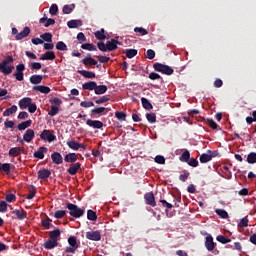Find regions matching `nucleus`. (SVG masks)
Masks as SVG:
<instances>
[{
    "instance_id": "1",
    "label": "nucleus",
    "mask_w": 256,
    "mask_h": 256,
    "mask_svg": "<svg viewBox=\"0 0 256 256\" xmlns=\"http://www.w3.org/2000/svg\"><path fill=\"white\" fill-rule=\"evenodd\" d=\"M20 109H28L29 113H35L37 111V104L33 103V99L30 97H25L18 102Z\"/></svg>"
},
{
    "instance_id": "2",
    "label": "nucleus",
    "mask_w": 256,
    "mask_h": 256,
    "mask_svg": "<svg viewBox=\"0 0 256 256\" xmlns=\"http://www.w3.org/2000/svg\"><path fill=\"white\" fill-rule=\"evenodd\" d=\"M10 63H13V56H7L0 63V71L3 75H11V73H13V69H15V67L13 65H9Z\"/></svg>"
},
{
    "instance_id": "3",
    "label": "nucleus",
    "mask_w": 256,
    "mask_h": 256,
    "mask_svg": "<svg viewBox=\"0 0 256 256\" xmlns=\"http://www.w3.org/2000/svg\"><path fill=\"white\" fill-rule=\"evenodd\" d=\"M66 207L69 210L71 217H75V219H79V217L85 215V209L79 208L75 204L68 203Z\"/></svg>"
},
{
    "instance_id": "4",
    "label": "nucleus",
    "mask_w": 256,
    "mask_h": 256,
    "mask_svg": "<svg viewBox=\"0 0 256 256\" xmlns=\"http://www.w3.org/2000/svg\"><path fill=\"white\" fill-rule=\"evenodd\" d=\"M50 103H51V110L48 112V115L50 117H55V115L59 113V109L63 102L59 98H52L50 100Z\"/></svg>"
},
{
    "instance_id": "5",
    "label": "nucleus",
    "mask_w": 256,
    "mask_h": 256,
    "mask_svg": "<svg viewBox=\"0 0 256 256\" xmlns=\"http://www.w3.org/2000/svg\"><path fill=\"white\" fill-rule=\"evenodd\" d=\"M68 243L70 246L65 248V253H75V251L79 249V244L77 243V238L75 236L69 237Z\"/></svg>"
},
{
    "instance_id": "6",
    "label": "nucleus",
    "mask_w": 256,
    "mask_h": 256,
    "mask_svg": "<svg viewBox=\"0 0 256 256\" xmlns=\"http://www.w3.org/2000/svg\"><path fill=\"white\" fill-rule=\"evenodd\" d=\"M155 71H158L159 73H163L164 75H173V68L163 65L161 63L154 64Z\"/></svg>"
},
{
    "instance_id": "7",
    "label": "nucleus",
    "mask_w": 256,
    "mask_h": 256,
    "mask_svg": "<svg viewBox=\"0 0 256 256\" xmlns=\"http://www.w3.org/2000/svg\"><path fill=\"white\" fill-rule=\"evenodd\" d=\"M40 139H42V141H46L47 143H53V141L57 139V136H55L51 130H43L40 134Z\"/></svg>"
},
{
    "instance_id": "8",
    "label": "nucleus",
    "mask_w": 256,
    "mask_h": 256,
    "mask_svg": "<svg viewBox=\"0 0 256 256\" xmlns=\"http://www.w3.org/2000/svg\"><path fill=\"white\" fill-rule=\"evenodd\" d=\"M66 145H68L69 149H72V151H79V149H87L85 144L77 142L75 139L68 140L66 142Z\"/></svg>"
},
{
    "instance_id": "9",
    "label": "nucleus",
    "mask_w": 256,
    "mask_h": 256,
    "mask_svg": "<svg viewBox=\"0 0 256 256\" xmlns=\"http://www.w3.org/2000/svg\"><path fill=\"white\" fill-rule=\"evenodd\" d=\"M86 239H89V241H101V232L100 231L86 232Z\"/></svg>"
},
{
    "instance_id": "10",
    "label": "nucleus",
    "mask_w": 256,
    "mask_h": 256,
    "mask_svg": "<svg viewBox=\"0 0 256 256\" xmlns=\"http://www.w3.org/2000/svg\"><path fill=\"white\" fill-rule=\"evenodd\" d=\"M23 71H25V64H19L16 66L14 77L17 81H23Z\"/></svg>"
},
{
    "instance_id": "11",
    "label": "nucleus",
    "mask_w": 256,
    "mask_h": 256,
    "mask_svg": "<svg viewBox=\"0 0 256 256\" xmlns=\"http://www.w3.org/2000/svg\"><path fill=\"white\" fill-rule=\"evenodd\" d=\"M35 139V131L33 129H28L25 131L23 135V141L26 143H31Z\"/></svg>"
},
{
    "instance_id": "12",
    "label": "nucleus",
    "mask_w": 256,
    "mask_h": 256,
    "mask_svg": "<svg viewBox=\"0 0 256 256\" xmlns=\"http://www.w3.org/2000/svg\"><path fill=\"white\" fill-rule=\"evenodd\" d=\"M86 125H88V127H92V129H103V122L99 120L88 119L86 121Z\"/></svg>"
},
{
    "instance_id": "13",
    "label": "nucleus",
    "mask_w": 256,
    "mask_h": 256,
    "mask_svg": "<svg viewBox=\"0 0 256 256\" xmlns=\"http://www.w3.org/2000/svg\"><path fill=\"white\" fill-rule=\"evenodd\" d=\"M205 247L207 251H213L215 249V242L213 241V236L209 235L205 238Z\"/></svg>"
},
{
    "instance_id": "14",
    "label": "nucleus",
    "mask_w": 256,
    "mask_h": 256,
    "mask_svg": "<svg viewBox=\"0 0 256 256\" xmlns=\"http://www.w3.org/2000/svg\"><path fill=\"white\" fill-rule=\"evenodd\" d=\"M108 111H111V109L105 107H96L91 110V113L92 115H107Z\"/></svg>"
},
{
    "instance_id": "15",
    "label": "nucleus",
    "mask_w": 256,
    "mask_h": 256,
    "mask_svg": "<svg viewBox=\"0 0 256 256\" xmlns=\"http://www.w3.org/2000/svg\"><path fill=\"white\" fill-rule=\"evenodd\" d=\"M23 151H24L23 147H14L9 150L8 155L9 157H19V155H21Z\"/></svg>"
},
{
    "instance_id": "16",
    "label": "nucleus",
    "mask_w": 256,
    "mask_h": 256,
    "mask_svg": "<svg viewBox=\"0 0 256 256\" xmlns=\"http://www.w3.org/2000/svg\"><path fill=\"white\" fill-rule=\"evenodd\" d=\"M51 159L55 165H61V163H63V156L59 152L52 153Z\"/></svg>"
},
{
    "instance_id": "17",
    "label": "nucleus",
    "mask_w": 256,
    "mask_h": 256,
    "mask_svg": "<svg viewBox=\"0 0 256 256\" xmlns=\"http://www.w3.org/2000/svg\"><path fill=\"white\" fill-rule=\"evenodd\" d=\"M145 201L147 205H151V207H155L157 203L155 202V195H153V192H149L145 195Z\"/></svg>"
},
{
    "instance_id": "18",
    "label": "nucleus",
    "mask_w": 256,
    "mask_h": 256,
    "mask_svg": "<svg viewBox=\"0 0 256 256\" xmlns=\"http://www.w3.org/2000/svg\"><path fill=\"white\" fill-rule=\"evenodd\" d=\"M40 61H55V52L48 51L40 57Z\"/></svg>"
},
{
    "instance_id": "19",
    "label": "nucleus",
    "mask_w": 256,
    "mask_h": 256,
    "mask_svg": "<svg viewBox=\"0 0 256 256\" xmlns=\"http://www.w3.org/2000/svg\"><path fill=\"white\" fill-rule=\"evenodd\" d=\"M79 169H81V163L77 162L74 164H71V166L68 169L69 175H77L79 172Z\"/></svg>"
},
{
    "instance_id": "20",
    "label": "nucleus",
    "mask_w": 256,
    "mask_h": 256,
    "mask_svg": "<svg viewBox=\"0 0 256 256\" xmlns=\"http://www.w3.org/2000/svg\"><path fill=\"white\" fill-rule=\"evenodd\" d=\"M33 91H38L39 93H43L44 95H49L51 93V88L43 85L34 86Z\"/></svg>"
},
{
    "instance_id": "21",
    "label": "nucleus",
    "mask_w": 256,
    "mask_h": 256,
    "mask_svg": "<svg viewBox=\"0 0 256 256\" xmlns=\"http://www.w3.org/2000/svg\"><path fill=\"white\" fill-rule=\"evenodd\" d=\"M45 153H47L46 147H40L37 151L34 152L35 159H45Z\"/></svg>"
},
{
    "instance_id": "22",
    "label": "nucleus",
    "mask_w": 256,
    "mask_h": 256,
    "mask_svg": "<svg viewBox=\"0 0 256 256\" xmlns=\"http://www.w3.org/2000/svg\"><path fill=\"white\" fill-rule=\"evenodd\" d=\"M118 45H121V43H119V41H117L115 39H111L110 41H108L106 43V47H107L108 51H115V49H117Z\"/></svg>"
},
{
    "instance_id": "23",
    "label": "nucleus",
    "mask_w": 256,
    "mask_h": 256,
    "mask_svg": "<svg viewBox=\"0 0 256 256\" xmlns=\"http://www.w3.org/2000/svg\"><path fill=\"white\" fill-rule=\"evenodd\" d=\"M30 33H31V29H29V27H25L23 31H21L16 35V39L18 41H21V39H25V37H28Z\"/></svg>"
},
{
    "instance_id": "24",
    "label": "nucleus",
    "mask_w": 256,
    "mask_h": 256,
    "mask_svg": "<svg viewBox=\"0 0 256 256\" xmlns=\"http://www.w3.org/2000/svg\"><path fill=\"white\" fill-rule=\"evenodd\" d=\"M97 87V82H86L82 85V89L86 90V91H95Z\"/></svg>"
},
{
    "instance_id": "25",
    "label": "nucleus",
    "mask_w": 256,
    "mask_h": 256,
    "mask_svg": "<svg viewBox=\"0 0 256 256\" xmlns=\"http://www.w3.org/2000/svg\"><path fill=\"white\" fill-rule=\"evenodd\" d=\"M79 75L85 77V79H95L96 75L94 72L87 71V70H78Z\"/></svg>"
},
{
    "instance_id": "26",
    "label": "nucleus",
    "mask_w": 256,
    "mask_h": 256,
    "mask_svg": "<svg viewBox=\"0 0 256 256\" xmlns=\"http://www.w3.org/2000/svg\"><path fill=\"white\" fill-rule=\"evenodd\" d=\"M82 63L86 67H91L93 65H97V60L93 59L91 56H87L82 60Z\"/></svg>"
},
{
    "instance_id": "27",
    "label": "nucleus",
    "mask_w": 256,
    "mask_h": 256,
    "mask_svg": "<svg viewBox=\"0 0 256 256\" xmlns=\"http://www.w3.org/2000/svg\"><path fill=\"white\" fill-rule=\"evenodd\" d=\"M81 25H83V22L81 20H70L67 23L69 29H77V27H81Z\"/></svg>"
},
{
    "instance_id": "28",
    "label": "nucleus",
    "mask_w": 256,
    "mask_h": 256,
    "mask_svg": "<svg viewBox=\"0 0 256 256\" xmlns=\"http://www.w3.org/2000/svg\"><path fill=\"white\" fill-rule=\"evenodd\" d=\"M79 157L75 153H69L64 157L66 163H75Z\"/></svg>"
},
{
    "instance_id": "29",
    "label": "nucleus",
    "mask_w": 256,
    "mask_h": 256,
    "mask_svg": "<svg viewBox=\"0 0 256 256\" xmlns=\"http://www.w3.org/2000/svg\"><path fill=\"white\" fill-rule=\"evenodd\" d=\"M13 215L16 217V219L23 220L25 217H27V212L24 210H14Z\"/></svg>"
},
{
    "instance_id": "30",
    "label": "nucleus",
    "mask_w": 256,
    "mask_h": 256,
    "mask_svg": "<svg viewBox=\"0 0 256 256\" xmlns=\"http://www.w3.org/2000/svg\"><path fill=\"white\" fill-rule=\"evenodd\" d=\"M96 95H105V93H107V86L105 85H97L96 84V88L94 90Z\"/></svg>"
},
{
    "instance_id": "31",
    "label": "nucleus",
    "mask_w": 256,
    "mask_h": 256,
    "mask_svg": "<svg viewBox=\"0 0 256 256\" xmlns=\"http://www.w3.org/2000/svg\"><path fill=\"white\" fill-rule=\"evenodd\" d=\"M57 245H58L57 241L51 238L44 243L45 249H55Z\"/></svg>"
},
{
    "instance_id": "32",
    "label": "nucleus",
    "mask_w": 256,
    "mask_h": 256,
    "mask_svg": "<svg viewBox=\"0 0 256 256\" xmlns=\"http://www.w3.org/2000/svg\"><path fill=\"white\" fill-rule=\"evenodd\" d=\"M51 176V172L47 169H42L38 171V179H47Z\"/></svg>"
},
{
    "instance_id": "33",
    "label": "nucleus",
    "mask_w": 256,
    "mask_h": 256,
    "mask_svg": "<svg viewBox=\"0 0 256 256\" xmlns=\"http://www.w3.org/2000/svg\"><path fill=\"white\" fill-rule=\"evenodd\" d=\"M32 123H33L32 120H27V121L21 122L20 124H18V130L25 131V129H28V127H31Z\"/></svg>"
},
{
    "instance_id": "34",
    "label": "nucleus",
    "mask_w": 256,
    "mask_h": 256,
    "mask_svg": "<svg viewBox=\"0 0 256 256\" xmlns=\"http://www.w3.org/2000/svg\"><path fill=\"white\" fill-rule=\"evenodd\" d=\"M43 81V76L41 75H32L30 77V83H32V85H39V83H41Z\"/></svg>"
},
{
    "instance_id": "35",
    "label": "nucleus",
    "mask_w": 256,
    "mask_h": 256,
    "mask_svg": "<svg viewBox=\"0 0 256 256\" xmlns=\"http://www.w3.org/2000/svg\"><path fill=\"white\" fill-rule=\"evenodd\" d=\"M17 111V106L16 105H13L11 106L10 108L6 109L4 112H3V116L4 117H10V115H15V112Z\"/></svg>"
},
{
    "instance_id": "36",
    "label": "nucleus",
    "mask_w": 256,
    "mask_h": 256,
    "mask_svg": "<svg viewBox=\"0 0 256 256\" xmlns=\"http://www.w3.org/2000/svg\"><path fill=\"white\" fill-rule=\"evenodd\" d=\"M141 103L144 109H146L147 111H151V109H153V105L151 104V102H149V100H147V98H141Z\"/></svg>"
},
{
    "instance_id": "37",
    "label": "nucleus",
    "mask_w": 256,
    "mask_h": 256,
    "mask_svg": "<svg viewBox=\"0 0 256 256\" xmlns=\"http://www.w3.org/2000/svg\"><path fill=\"white\" fill-rule=\"evenodd\" d=\"M0 171H3L7 175H9V173H11V164H9V163H4V164L0 163Z\"/></svg>"
},
{
    "instance_id": "38",
    "label": "nucleus",
    "mask_w": 256,
    "mask_h": 256,
    "mask_svg": "<svg viewBox=\"0 0 256 256\" xmlns=\"http://www.w3.org/2000/svg\"><path fill=\"white\" fill-rule=\"evenodd\" d=\"M59 237H61V231L59 229H55L50 232V239L57 242V239H59Z\"/></svg>"
},
{
    "instance_id": "39",
    "label": "nucleus",
    "mask_w": 256,
    "mask_h": 256,
    "mask_svg": "<svg viewBox=\"0 0 256 256\" xmlns=\"http://www.w3.org/2000/svg\"><path fill=\"white\" fill-rule=\"evenodd\" d=\"M73 9H75V4H70V5H65L62 11L65 15H69L70 13H73Z\"/></svg>"
},
{
    "instance_id": "40",
    "label": "nucleus",
    "mask_w": 256,
    "mask_h": 256,
    "mask_svg": "<svg viewBox=\"0 0 256 256\" xmlns=\"http://www.w3.org/2000/svg\"><path fill=\"white\" fill-rule=\"evenodd\" d=\"M95 37L96 39H98L99 41H105V39L107 38L105 36V30L104 29H101L97 32H95Z\"/></svg>"
},
{
    "instance_id": "41",
    "label": "nucleus",
    "mask_w": 256,
    "mask_h": 256,
    "mask_svg": "<svg viewBox=\"0 0 256 256\" xmlns=\"http://www.w3.org/2000/svg\"><path fill=\"white\" fill-rule=\"evenodd\" d=\"M81 49H84L86 51H97V46L89 43H85L81 45Z\"/></svg>"
},
{
    "instance_id": "42",
    "label": "nucleus",
    "mask_w": 256,
    "mask_h": 256,
    "mask_svg": "<svg viewBox=\"0 0 256 256\" xmlns=\"http://www.w3.org/2000/svg\"><path fill=\"white\" fill-rule=\"evenodd\" d=\"M191 157V153L188 152V150H184V152L180 156V161L187 163Z\"/></svg>"
},
{
    "instance_id": "43",
    "label": "nucleus",
    "mask_w": 256,
    "mask_h": 256,
    "mask_svg": "<svg viewBox=\"0 0 256 256\" xmlns=\"http://www.w3.org/2000/svg\"><path fill=\"white\" fill-rule=\"evenodd\" d=\"M215 213L218 214L222 219H229V214L223 209H216Z\"/></svg>"
},
{
    "instance_id": "44",
    "label": "nucleus",
    "mask_w": 256,
    "mask_h": 256,
    "mask_svg": "<svg viewBox=\"0 0 256 256\" xmlns=\"http://www.w3.org/2000/svg\"><path fill=\"white\" fill-rule=\"evenodd\" d=\"M87 219H89V221H97V213L93 210H88Z\"/></svg>"
},
{
    "instance_id": "45",
    "label": "nucleus",
    "mask_w": 256,
    "mask_h": 256,
    "mask_svg": "<svg viewBox=\"0 0 256 256\" xmlns=\"http://www.w3.org/2000/svg\"><path fill=\"white\" fill-rule=\"evenodd\" d=\"M40 37L43 39V41H47L48 43L53 42V35H51V33H44Z\"/></svg>"
},
{
    "instance_id": "46",
    "label": "nucleus",
    "mask_w": 256,
    "mask_h": 256,
    "mask_svg": "<svg viewBox=\"0 0 256 256\" xmlns=\"http://www.w3.org/2000/svg\"><path fill=\"white\" fill-rule=\"evenodd\" d=\"M216 239H217V241H219V243H223V245H225L227 243H231V239H229L223 235H218Z\"/></svg>"
},
{
    "instance_id": "47",
    "label": "nucleus",
    "mask_w": 256,
    "mask_h": 256,
    "mask_svg": "<svg viewBox=\"0 0 256 256\" xmlns=\"http://www.w3.org/2000/svg\"><path fill=\"white\" fill-rule=\"evenodd\" d=\"M249 225V219H247V217H244L240 220L238 227H240V229H245V227H247Z\"/></svg>"
},
{
    "instance_id": "48",
    "label": "nucleus",
    "mask_w": 256,
    "mask_h": 256,
    "mask_svg": "<svg viewBox=\"0 0 256 256\" xmlns=\"http://www.w3.org/2000/svg\"><path fill=\"white\" fill-rule=\"evenodd\" d=\"M67 215V212L65 210H58L54 213L55 219H63Z\"/></svg>"
},
{
    "instance_id": "49",
    "label": "nucleus",
    "mask_w": 256,
    "mask_h": 256,
    "mask_svg": "<svg viewBox=\"0 0 256 256\" xmlns=\"http://www.w3.org/2000/svg\"><path fill=\"white\" fill-rule=\"evenodd\" d=\"M211 159H212V156L209 155V154H202L200 156V162L201 163H209V161H211Z\"/></svg>"
},
{
    "instance_id": "50",
    "label": "nucleus",
    "mask_w": 256,
    "mask_h": 256,
    "mask_svg": "<svg viewBox=\"0 0 256 256\" xmlns=\"http://www.w3.org/2000/svg\"><path fill=\"white\" fill-rule=\"evenodd\" d=\"M56 49L58 51H67V44L64 43L63 41H60L56 44Z\"/></svg>"
},
{
    "instance_id": "51",
    "label": "nucleus",
    "mask_w": 256,
    "mask_h": 256,
    "mask_svg": "<svg viewBox=\"0 0 256 256\" xmlns=\"http://www.w3.org/2000/svg\"><path fill=\"white\" fill-rule=\"evenodd\" d=\"M136 55H137V50L135 49L126 50V57H128V59H133V57H135Z\"/></svg>"
},
{
    "instance_id": "52",
    "label": "nucleus",
    "mask_w": 256,
    "mask_h": 256,
    "mask_svg": "<svg viewBox=\"0 0 256 256\" xmlns=\"http://www.w3.org/2000/svg\"><path fill=\"white\" fill-rule=\"evenodd\" d=\"M146 119L149 121V123H155V121H157V116L153 113H147Z\"/></svg>"
},
{
    "instance_id": "53",
    "label": "nucleus",
    "mask_w": 256,
    "mask_h": 256,
    "mask_svg": "<svg viewBox=\"0 0 256 256\" xmlns=\"http://www.w3.org/2000/svg\"><path fill=\"white\" fill-rule=\"evenodd\" d=\"M247 162L250 164L256 163V153L255 152L248 154Z\"/></svg>"
},
{
    "instance_id": "54",
    "label": "nucleus",
    "mask_w": 256,
    "mask_h": 256,
    "mask_svg": "<svg viewBox=\"0 0 256 256\" xmlns=\"http://www.w3.org/2000/svg\"><path fill=\"white\" fill-rule=\"evenodd\" d=\"M109 100H110L109 96H102L101 98L97 99L95 103L97 105H103V103H107V101Z\"/></svg>"
},
{
    "instance_id": "55",
    "label": "nucleus",
    "mask_w": 256,
    "mask_h": 256,
    "mask_svg": "<svg viewBox=\"0 0 256 256\" xmlns=\"http://www.w3.org/2000/svg\"><path fill=\"white\" fill-rule=\"evenodd\" d=\"M80 107H84L85 109H89V107H95V104L91 101H82L80 103Z\"/></svg>"
},
{
    "instance_id": "56",
    "label": "nucleus",
    "mask_w": 256,
    "mask_h": 256,
    "mask_svg": "<svg viewBox=\"0 0 256 256\" xmlns=\"http://www.w3.org/2000/svg\"><path fill=\"white\" fill-rule=\"evenodd\" d=\"M134 31L136 33H139V35H142V36L149 34V32H147V30L145 28H143V27H136V28H134Z\"/></svg>"
},
{
    "instance_id": "57",
    "label": "nucleus",
    "mask_w": 256,
    "mask_h": 256,
    "mask_svg": "<svg viewBox=\"0 0 256 256\" xmlns=\"http://www.w3.org/2000/svg\"><path fill=\"white\" fill-rule=\"evenodd\" d=\"M57 11H59L57 4H52L49 10L50 15H57Z\"/></svg>"
},
{
    "instance_id": "58",
    "label": "nucleus",
    "mask_w": 256,
    "mask_h": 256,
    "mask_svg": "<svg viewBox=\"0 0 256 256\" xmlns=\"http://www.w3.org/2000/svg\"><path fill=\"white\" fill-rule=\"evenodd\" d=\"M51 223H53V220L49 218L42 220V226H44L45 229H49V227H51Z\"/></svg>"
},
{
    "instance_id": "59",
    "label": "nucleus",
    "mask_w": 256,
    "mask_h": 256,
    "mask_svg": "<svg viewBox=\"0 0 256 256\" xmlns=\"http://www.w3.org/2000/svg\"><path fill=\"white\" fill-rule=\"evenodd\" d=\"M115 117L118 118L119 121H125L127 115L124 112H115Z\"/></svg>"
},
{
    "instance_id": "60",
    "label": "nucleus",
    "mask_w": 256,
    "mask_h": 256,
    "mask_svg": "<svg viewBox=\"0 0 256 256\" xmlns=\"http://www.w3.org/2000/svg\"><path fill=\"white\" fill-rule=\"evenodd\" d=\"M155 162L159 165H165V157L158 155L155 157Z\"/></svg>"
},
{
    "instance_id": "61",
    "label": "nucleus",
    "mask_w": 256,
    "mask_h": 256,
    "mask_svg": "<svg viewBox=\"0 0 256 256\" xmlns=\"http://www.w3.org/2000/svg\"><path fill=\"white\" fill-rule=\"evenodd\" d=\"M7 211V202L0 201V213H6Z\"/></svg>"
},
{
    "instance_id": "62",
    "label": "nucleus",
    "mask_w": 256,
    "mask_h": 256,
    "mask_svg": "<svg viewBox=\"0 0 256 256\" xmlns=\"http://www.w3.org/2000/svg\"><path fill=\"white\" fill-rule=\"evenodd\" d=\"M97 47H98V49H99L100 51H103V52L108 51V49H107V44H105V43H103V42H98V43H97Z\"/></svg>"
},
{
    "instance_id": "63",
    "label": "nucleus",
    "mask_w": 256,
    "mask_h": 256,
    "mask_svg": "<svg viewBox=\"0 0 256 256\" xmlns=\"http://www.w3.org/2000/svg\"><path fill=\"white\" fill-rule=\"evenodd\" d=\"M30 67L33 70L39 71V69H41V63H39V62H32L30 64Z\"/></svg>"
},
{
    "instance_id": "64",
    "label": "nucleus",
    "mask_w": 256,
    "mask_h": 256,
    "mask_svg": "<svg viewBox=\"0 0 256 256\" xmlns=\"http://www.w3.org/2000/svg\"><path fill=\"white\" fill-rule=\"evenodd\" d=\"M207 123L211 129H217L219 127V125H217V123L211 119H208Z\"/></svg>"
}]
</instances>
